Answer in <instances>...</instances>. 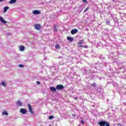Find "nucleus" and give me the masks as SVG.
Wrapping results in <instances>:
<instances>
[{"instance_id":"nucleus-1","label":"nucleus","mask_w":126,"mask_h":126,"mask_svg":"<svg viewBox=\"0 0 126 126\" xmlns=\"http://www.w3.org/2000/svg\"><path fill=\"white\" fill-rule=\"evenodd\" d=\"M98 125L100 126H110V124L106 121H101L98 122Z\"/></svg>"},{"instance_id":"nucleus-2","label":"nucleus","mask_w":126,"mask_h":126,"mask_svg":"<svg viewBox=\"0 0 126 126\" xmlns=\"http://www.w3.org/2000/svg\"><path fill=\"white\" fill-rule=\"evenodd\" d=\"M20 112L21 114H23V115H25L26 114H27V110L24 108H21L20 109Z\"/></svg>"},{"instance_id":"nucleus-3","label":"nucleus","mask_w":126,"mask_h":126,"mask_svg":"<svg viewBox=\"0 0 126 126\" xmlns=\"http://www.w3.org/2000/svg\"><path fill=\"white\" fill-rule=\"evenodd\" d=\"M34 27L36 30H40L42 28V26L40 24H35L34 25Z\"/></svg>"},{"instance_id":"nucleus-4","label":"nucleus","mask_w":126,"mask_h":126,"mask_svg":"<svg viewBox=\"0 0 126 126\" xmlns=\"http://www.w3.org/2000/svg\"><path fill=\"white\" fill-rule=\"evenodd\" d=\"M64 88V87L63 85H58L56 86V89L57 90H62Z\"/></svg>"},{"instance_id":"nucleus-5","label":"nucleus","mask_w":126,"mask_h":126,"mask_svg":"<svg viewBox=\"0 0 126 126\" xmlns=\"http://www.w3.org/2000/svg\"><path fill=\"white\" fill-rule=\"evenodd\" d=\"M77 32H78V30L76 29H74L71 31V34H72V35H74V34H76Z\"/></svg>"},{"instance_id":"nucleus-6","label":"nucleus","mask_w":126,"mask_h":126,"mask_svg":"<svg viewBox=\"0 0 126 126\" xmlns=\"http://www.w3.org/2000/svg\"><path fill=\"white\" fill-rule=\"evenodd\" d=\"M84 42V40H80L79 42H78L77 45H79V47L81 48L83 47V45H82V44H83Z\"/></svg>"},{"instance_id":"nucleus-7","label":"nucleus","mask_w":126,"mask_h":126,"mask_svg":"<svg viewBox=\"0 0 126 126\" xmlns=\"http://www.w3.org/2000/svg\"><path fill=\"white\" fill-rule=\"evenodd\" d=\"M16 104L19 107H22L23 106V103L20 100H18L16 102Z\"/></svg>"},{"instance_id":"nucleus-8","label":"nucleus","mask_w":126,"mask_h":126,"mask_svg":"<svg viewBox=\"0 0 126 126\" xmlns=\"http://www.w3.org/2000/svg\"><path fill=\"white\" fill-rule=\"evenodd\" d=\"M50 90L51 91V92H57V88L54 87H51L50 88Z\"/></svg>"},{"instance_id":"nucleus-9","label":"nucleus","mask_w":126,"mask_h":126,"mask_svg":"<svg viewBox=\"0 0 126 126\" xmlns=\"http://www.w3.org/2000/svg\"><path fill=\"white\" fill-rule=\"evenodd\" d=\"M0 21H1L2 23H3V24L7 23V22L4 20V19H3V18L2 17H0Z\"/></svg>"},{"instance_id":"nucleus-10","label":"nucleus","mask_w":126,"mask_h":126,"mask_svg":"<svg viewBox=\"0 0 126 126\" xmlns=\"http://www.w3.org/2000/svg\"><path fill=\"white\" fill-rule=\"evenodd\" d=\"M33 14H40L41 11L37 10H33L32 11Z\"/></svg>"},{"instance_id":"nucleus-11","label":"nucleus","mask_w":126,"mask_h":126,"mask_svg":"<svg viewBox=\"0 0 126 126\" xmlns=\"http://www.w3.org/2000/svg\"><path fill=\"white\" fill-rule=\"evenodd\" d=\"M20 51L21 52H23L24 50H25V47H24L23 45H21L19 47Z\"/></svg>"},{"instance_id":"nucleus-12","label":"nucleus","mask_w":126,"mask_h":126,"mask_svg":"<svg viewBox=\"0 0 126 126\" xmlns=\"http://www.w3.org/2000/svg\"><path fill=\"white\" fill-rule=\"evenodd\" d=\"M67 40H68V41H69V42H73L74 39H73V38H72L70 36H67Z\"/></svg>"},{"instance_id":"nucleus-13","label":"nucleus","mask_w":126,"mask_h":126,"mask_svg":"<svg viewBox=\"0 0 126 126\" xmlns=\"http://www.w3.org/2000/svg\"><path fill=\"white\" fill-rule=\"evenodd\" d=\"M16 1H17V0H10L9 3H10V4H12V3H15Z\"/></svg>"},{"instance_id":"nucleus-14","label":"nucleus","mask_w":126,"mask_h":126,"mask_svg":"<svg viewBox=\"0 0 126 126\" xmlns=\"http://www.w3.org/2000/svg\"><path fill=\"white\" fill-rule=\"evenodd\" d=\"M2 116H8V113H7V112H6V111H4L2 112Z\"/></svg>"},{"instance_id":"nucleus-15","label":"nucleus","mask_w":126,"mask_h":126,"mask_svg":"<svg viewBox=\"0 0 126 126\" xmlns=\"http://www.w3.org/2000/svg\"><path fill=\"white\" fill-rule=\"evenodd\" d=\"M28 107L29 108V110L30 112V113H32V106L30 104L28 105Z\"/></svg>"},{"instance_id":"nucleus-16","label":"nucleus","mask_w":126,"mask_h":126,"mask_svg":"<svg viewBox=\"0 0 126 126\" xmlns=\"http://www.w3.org/2000/svg\"><path fill=\"white\" fill-rule=\"evenodd\" d=\"M54 28V32H58V26L56 25H55Z\"/></svg>"},{"instance_id":"nucleus-17","label":"nucleus","mask_w":126,"mask_h":126,"mask_svg":"<svg viewBox=\"0 0 126 126\" xmlns=\"http://www.w3.org/2000/svg\"><path fill=\"white\" fill-rule=\"evenodd\" d=\"M9 8L8 6L4 7V12H6V10H7Z\"/></svg>"},{"instance_id":"nucleus-18","label":"nucleus","mask_w":126,"mask_h":126,"mask_svg":"<svg viewBox=\"0 0 126 126\" xmlns=\"http://www.w3.org/2000/svg\"><path fill=\"white\" fill-rule=\"evenodd\" d=\"M1 84L2 85V86H6V83H5V82H2V83H1Z\"/></svg>"},{"instance_id":"nucleus-19","label":"nucleus","mask_w":126,"mask_h":126,"mask_svg":"<svg viewBox=\"0 0 126 126\" xmlns=\"http://www.w3.org/2000/svg\"><path fill=\"white\" fill-rule=\"evenodd\" d=\"M91 86H93V87H96V83H93V84H91Z\"/></svg>"},{"instance_id":"nucleus-20","label":"nucleus","mask_w":126,"mask_h":126,"mask_svg":"<svg viewBox=\"0 0 126 126\" xmlns=\"http://www.w3.org/2000/svg\"><path fill=\"white\" fill-rule=\"evenodd\" d=\"M55 48H56V49H58L59 50H60V49H61V47L59 45H56L55 46Z\"/></svg>"},{"instance_id":"nucleus-21","label":"nucleus","mask_w":126,"mask_h":126,"mask_svg":"<svg viewBox=\"0 0 126 126\" xmlns=\"http://www.w3.org/2000/svg\"><path fill=\"white\" fill-rule=\"evenodd\" d=\"M18 67H21V68L24 67V65L22 64H20L18 65Z\"/></svg>"},{"instance_id":"nucleus-22","label":"nucleus","mask_w":126,"mask_h":126,"mask_svg":"<svg viewBox=\"0 0 126 126\" xmlns=\"http://www.w3.org/2000/svg\"><path fill=\"white\" fill-rule=\"evenodd\" d=\"M53 119H54V116L51 115V116H49V120H53Z\"/></svg>"},{"instance_id":"nucleus-23","label":"nucleus","mask_w":126,"mask_h":126,"mask_svg":"<svg viewBox=\"0 0 126 126\" xmlns=\"http://www.w3.org/2000/svg\"><path fill=\"white\" fill-rule=\"evenodd\" d=\"M106 24L107 25H110V21H107L106 22Z\"/></svg>"},{"instance_id":"nucleus-24","label":"nucleus","mask_w":126,"mask_h":126,"mask_svg":"<svg viewBox=\"0 0 126 126\" xmlns=\"http://www.w3.org/2000/svg\"><path fill=\"white\" fill-rule=\"evenodd\" d=\"M36 84H37V85H40V84H41V82H40V81H37Z\"/></svg>"},{"instance_id":"nucleus-25","label":"nucleus","mask_w":126,"mask_h":126,"mask_svg":"<svg viewBox=\"0 0 126 126\" xmlns=\"http://www.w3.org/2000/svg\"><path fill=\"white\" fill-rule=\"evenodd\" d=\"M88 9H89V7L86 8L84 11V12H86L87 11H88Z\"/></svg>"},{"instance_id":"nucleus-26","label":"nucleus","mask_w":126,"mask_h":126,"mask_svg":"<svg viewBox=\"0 0 126 126\" xmlns=\"http://www.w3.org/2000/svg\"><path fill=\"white\" fill-rule=\"evenodd\" d=\"M83 48H85L86 49H88V46L85 45V46H83Z\"/></svg>"},{"instance_id":"nucleus-27","label":"nucleus","mask_w":126,"mask_h":126,"mask_svg":"<svg viewBox=\"0 0 126 126\" xmlns=\"http://www.w3.org/2000/svg\"><path fill=\"white\" fill-rule=\"evenodd\" d=\"M81 124H82V125H83L84 124H85L84 121H83V120H81Z\"/></svg>"},{"instance_id":"nucleus-28","label":"nucleus","mask_w":126,"mask_h":126,"mask_svg":"<svg viewBox=\"0 0 126 126\" xmlns=\"http://www.w3.org/2000/svg\"><path fill=\"white\" fill-rule=\"evenodd\" d=\"M82 1L83 2H87V0H82Z\"/></svg>"},{"instance_id":"nucleus-29","label":"nucleus","mask_w":126,"mask_h":126,"mask_svg":"<svg viewBox=\"0 0 126 126\" xmlns=\"http://www.w3.org/2000/svg\"><path fill=\"white\" fill-rule=\"evenodd\" d=\"M4 0H0V2H1V1H3Z\"/></svg>"},{"instance_id":"nucleus-30","label":"nucleus","mask_w":126,"mask_h":126,"mask_svg":"<svg viewBox=\"0 0 126 126\" xmlns=\"http://www.w3.org/2000/svg\"><path fill=\"white\" fill-rule=\"evenodd\" d=\"M74 99H75V100H76L77 98H76V97H75Z\"/></svg>"}]
</instances>
